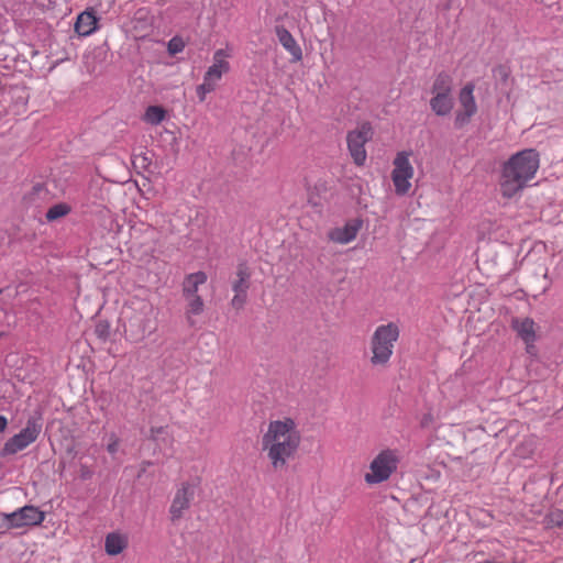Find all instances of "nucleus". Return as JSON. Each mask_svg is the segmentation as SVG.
<instances>
[{
    "label": "nucleus",
    "instance_id": "nucleus-6",
    "mask_svg": "<svg viewBox=\"0 0 563 563\" xmlns=\"http://www.w3.org/2000/svg\"><path fill=\"white\" fill-rule=\"evenodd\" d=\"M45 512L33 505H25L8 515H0L3 521L1 526L14 527V529L40 526L45 519Z\"/></svg>",
    "mask_w": 563,
    "mask_h": 563
},
{
    "label": "nucleus",
    "instance_id": "nucleus-22",
    "mask_svg": "<svg viewBox=\"0 0 563 563\" xmlns=\"http://www.w3.org/2000/svg\"><path fill=\"white\" fill-rule=\"evenodd\" d=\"M166 117V111L161 106H150L147 107L144 120L153 125L159 124Z\"/></svg>",
    "mask_w": 563,
    "mask_h": 563
},
{
    "label": "nucleus",
    "instance_id": "nucleus-30",
    "mask_svg": "<svg viewBox=\"0 0 563 563\" xmlns=\"http://www.w3.org/2000/svg\"><path fill=\"white\" fill-rule=\"evenodd\" d=\"M216 89V85L213 82L205 81L199 85L196 89L197 96L200 101H203L206 99V95L213 91Z\"/></svg>",
    "mask_w": 563,
    "mask_h": 563
},
{
    "label": "nucleus",
    "instance_id": "nucleus-13",
    "mask_svg": "<svg viewBox=\"0 0 563 563\" xmlns=\"http://www.w3.org/2000/svg\"><path fill=\"white\" fill-rule=\"evenodd\" d=\"M534 321L531 318L512 319V328L517 331L518 336L527 344V352L531 353L534 349L533 342L536 341Z\"/></svg>",
    "mask_w": 563,
    "mask_h": 563
},
{
    "label": "nucleus",
    "instance_id": "nucleus-37",
    "mask_svg": "<svg viewBox=\"0 0 563 563\" xmlns=\"http://www.w3.org/2000/svg\"><path fill=\"white\" fill-rule=\"evenodd\" d=\"M431 420H432L431 415L423 416V418L421 420V427H428L429 423L431 422Z\"/></svg>",
    "mask_w": 563,
    "mask_h": 563
},
{
    "label": "nucleus",
    "instance_id": "nucleus-38",
    "mask_svg": "<svg viewBox=\"0 0 563 563\" xmlns=\"http://www.w3.org/2000/svg\"><path fill=\"white\" fill-rule=\"evenodd\" d=\"M7 336V333L5 332H0V339Z\"/></svg>",
    "mask_w": 563,
    "mask_h": 563
},
{
    "label": "nucleus",
    "instance_id": "nucleus-10",
    "mask_svg": "<svg viewBox=\"0 0 563 563\" xmlns=\"http://www.w3.org/2000/svg\"><path fill=\"white\" fill-rule=\"evenodd\" d=\"M153 330L152 322L143 314H135L130 319L129 327L125 329V336L131 342L137 343L151 334Z\"/></svg>",
    "mask_w": 563,
    "mask_h": 563
},
{
    "label": "nucleus",
    "instance_id": "nucleus-34",
    "mask_svg": "<svg viewBox=\"0 0 563 563\" xmlns=\"http://www.w3.org/2000/svg\"><path fill=\"white\" fill-rule=\"evenodd\" d=\"M140 164V166L142 168H146L147 165L151 164V161L148 157H146L145 155H139V156H135V159L133 161V164L136 165V164Z\"/></svg>",
    "mask_w": 563,
    "mask_h": 563
},
{
    "label": "nucleus",
    "instance_id": "nucleus-12",
    "mask_svg": "<svg viewBox=\"0 0 563 563\" xmlns=\"http://www.w3.org/2000/svg\"><path fill=\"white\" fill-rule=\"evenodd\" d=\"M99 18L92 8H88L77 15L75 32L79 36H89L98 29Z\"/></svg>",
    "mask_w": 563,
    "mask_h": 563
},
{
    "label": "nucleus",
    "instance_id": "nucleus-3",
    "mask_svg": "<svg viewBox=\"0 0 563 563\" xmlns=\"http://www.w3.org/2000/svg\"><path fill=\"white\" fill-rule=\"evenodd\" d=\"M399 329L390 322L388 324L379 325L372 336V352L373 356L371 363L373 365H385L388 363L394 349V343L398 340Z\"/></svg>",
    "mask_w": 563,
    "mask_h": 563
},
{
    "label": "nucleus",
    "instance_id": "nucleus-1",
    "mask_svg": "<svg viewBox=\"0 0 563 563\" xmlns=\"http://www.w3.org/2000/svg\"><path fill=\"white\" fill-rule=\"evenodd\" d=\"M299 443L300 437L295 430V422L289 418L272 421L262 440L263 450L267 451L274 470L286 465L287 460L295 455Z\"/></svg>",
    "mask_w": 563,
    "mask_h": 563
},
{
    "label": "nucleus",
    "instance_id": "nucleus-28",
    "mask_svg": "<svg viewBox=\"0 0 563 563\" xmlns=\"http://www.w3.org/2000/svg\"><path fill=\"white\" fill-rule=\"evenodd\" d=\"M185 48V42L180 36H174L169 40L167 44V52L169 55L174 56Z\"/></svg>",
    "mask_w": 563,
    "mask_h": 563
},
{
    "label": "nucleus",
    "instance_id": "nucleus-27",
    "mask_svg": "<svg viewBox=\"0 0 563 563\" xmlns=\"http://www.w3.org/2000/svg\"><path fill=\"white\" fill-rule=\"evenodd\" d=\"M98 339L107 341L110 338V323L107 320H99L95 327Z\"/></svg>",
    "mask_w": 563,
    "mask_h": 563
},
{
    "label": "nucleus",
    "instance_id": "nucleus-26",
    "mask_svg": "<svg viewBox=\"0 0 563 563\" xmlns=\"http://www.w3.org/2000/svg\"><path fill=\"white\" fill-rule=\"evenodd\" d=\"M47 194V189L45 187L44 184L42 183H36L35 185L32 186V189L24 195V200L30 202V203H33L36 201V199H42L46 196Z\"/></svg>",
    "mask_w": 563,
    "mask_h": 563
},
{
    "label": "nucleus",
    "instance_id": "nucleus-33",
    "mask_svg": "<svg viewBox=\"0 0 563 563\" xmlns=\"http://www.w3.org/2000/svg\"><path fill=\"white\" fill-rule=\"evenodd\" d=\"M93 475V472L85 464H81L80 465V470H79V477L82 479V481H87V479H90Z\"/></svg>",
    "mask_w": 563,
    "mask_h": 563
},
{
    "label": "nucleus",
    "instance_id": "nucleus-20",
    "mask_svg": "<svg viewBox=\"0 0 563 563\" xmlns=\"http://www.w3.org/2000/svg\"><path fill=\"white\" fill-rule=\"evenodd\" d=\"M474 89L475 85L473 82H467L460 91L459 101L463 107V110L470 111L471 113L477 112V106L474 98Z\"/></svg>",
    "mask_w": 563,
    "mask_h": 563
},
{
    "label": "nucleus",
    "instance_id": "nucleus-31",
    "mask_svg": "<svg viewBox=\"0 0 563 563\" xmlns=\"http://www.w3.org/2000/svg\"><path fill=\"white\" fill-rule=\"evenodd\" d=\"M246 298H247V294H236L235 292L234 297L231 300V306L234 309L240 310L245 305Z\"/></svg>",
    "mask_w": 563,
    "mask_h": 563
},
{
    "label": "nucleus",
    "instance_id": "nucleus-9",
    "mask_svg": "<svg viewBox=\"0 0 563 563\" xmlns=\"http://www.w3.org/2000/svg\"><path fill=\"white\" fill-rule=\"evenodd\" d=\"M195 488L189 483H184L176 492L169 512L172 521H177L183 517V511L188 509L194 499Z\"/></svg>",
    "mask_w": 563,
    "mask_h": 563
},
{
    "label": "nucleus",
    "instance_id": "nucleus-29",
    "mask_svg": "<svg viewBox=\"0 0 563 563\" xmlns=\"http://www.w3.org/2000/svg\"><path fill=\"white\" fill-rule=\"evenodd\" d=\"M475 113H471L470 111H457L455 113V119H454V126L456 129H462L464 125H466L470 121H471V118L474 115Z\"/></svg>",
    "mask_w": 563,
    "mask_h": 563
},
{
    "label": "nucleus",
    "instance_id": "nucleus-35",
    "mask_svg": "<svg viewBox=\"0 0 563 563\" xmlns=\"http://www.w3.org/2000/svg\"><path fill=\"white\" fill-rule=\"evenodd\" d=\"M164 431H165L164 427L151 428V438L155 440L157 438V435L159 433H163Z\"/></svg>",
    "mask_w": 563,
    "mask_h": 563
},
{
    "label": "nucleus",
    "instance_id": "nucleus-32",
    "mask_svg": "<svg viewBox=\"0 0 563 563\" xmlns=\"http://www.w3.org/2000/svg\"><path fill=\"white\" fill-rule=\"evenodd\" d=\"M109 438H110V442L107 445V451L111 455H114L119 450L120 440L114 433H111Z\"/></svg>",
    "mask_w": 563,
    "mask_h": 563
},
{
    "label": "nucleus",
    "instance_id": "nucleus-11",
    "mask_svg": "<svg viewBox=\"0 0 563 563\" xmlns=\"http://www.w3.org/2000/svg\"><path fill=\"white\" fill-rule=\"evenodd\" d=\"M362 225L363 220L361 218L351 219L344 227L332 230L329 233V238L336 243L346 244L356 238Z\"/></svg>",
    "mask_w": 563,
    "mask_h": 563
},
{
    "label": "nucleus",
    "instance_id": "nucleus-5",
    "mask_svg": "<svg viewBox=\"0 0 563 563\" xmlns=\"http://www.w3.org/2000/svg\"><path fill=\"white\" fill-rule=\"evenodd\" d=\"M398 459L391 450L382 451L371 463V472L366 473L364 479L367 484H379L389 478L397 470Z\"/></svg>",
    "mask_w": 563,
    "mask_h": 563
},
{
    "label": "nucleus",
    "instance_id": "nucleus-36",
    "mask_svg": "<svg viewBox=\"0 0 563 563\" xmlns=\"http://www.w3.org/2000/svg\"><path fill=\"white\" fill-rule=\"evenodd\" d=\"M8 427V420L4 416L0 415V433L4 432Z\"/></svg>",
    "mask_w": 563,
    "mask_h": 563
},
{
    "label": "nucleus",
    "instance_id": "nucleus-21",
    "mask_svg": "<svg viewBox=\"0 0 563 563\" xmlns=\"http://www.w3.org/2000/svg\"><path fill=\"white\" fill-rule=\"evenodd\" d=\"M452 91V77L445 71H441L434 79L432 85V92L437 93H451Z\"/></svg>",
    "mask_w": 563,
    "mask_h": 563
},
{
    "label": "nucleus",
    "instance_id": "nucleus-24",
    "mask_svg": "<svg viewBox=\"0 0 563 563\" xmlns=\"http://www.w3.org/2000/svg\"><path fill=\"white\" fill-rule=\"evenodd\" d=\"M70 210H71V208L65 202L56 203L47 210L46 220L48 222L58 220V219L67 216L70 212Z\"/></svg>",
    "mask_w": 563,
    "mask_h": 563
},
{
    "label": "nucleus",
    "instance_id": "nucleus-17",
    "mask_svg": "<svg viewBox=\"0 0 563 563\" xmlns=\"http://www.w3.org/2000/svg\"><path fill=\"white\" fill-rule=\"evenodd\" d=\"M454 106V99L451 93H437L430 100L432 111L440 117L448 115Z\"/></svg>",
    "mask_w": 563,
    "mask_h": 563
},
{
    "label": "nucleus",
    "instance_id": "nucleus-14",
    "mask_svg": "<svg viewBox=\"0 0 563 563\" xmlns=\"http://www.w3.org/2000/svg\"><path fill=\"white\" fill-rule=\"evenodd\" d=\"M227 56L223 49H218L213 55V64L208 68L203 78L205 81H210L217 85L223 74L228 73L230 69L229 63L224 59Z\"/></svg>",
    "mask_w": 563,
    "mask_h": 563
},
{
    "label": "nucleus",
    "instance_id": "nucleus-19",
    "mask_svg": "<svg viewBox=\"0 0 563 563\" xmlns=\"http://www.w3.org/2000/svg\"><path fill=\"white\" fill-rule=\"evenodd\" d=\"M128 545L126 538L117 532H111L106 537L104 550L109 555L120 554Z\"/></svg>",
    "mask_w": 563,
    "mask_h": 563
},
{
    "label": "nucleus",
    "instance_id": "nucleus-15",
    "mask_svg": "<svg viewBox=\"0 0 563 563\" xmlns=\"http://www.w3.org/2000/svg\"><path fill=\"white\" fill-rule=\"evenodd\" d=\"M275 33L278 37L279 43L283 47L290 53L292 59L298 62L302 58V51L300 46L297 44L296 40L291 35V33L283 25H277L275 27Z\"/></svg>",
    "mask_w": 563,
    "mask_h": 563
},
{
    "label": "nucleus",
    "instance_id": "nucleus-18",
    "mask_svg": "<svg viewBox=\"0 0 563 563\" xmlns=\"http://www.w3.org/2000/svg\"><path fill=\"white\" fill-rule=\"evenodd\" d=\"M251 271L246 262L238 264L236 279L232 283V290L236 294H247L250 288Z\"/></svg>",
    "mask_w": 563,
    "mask_h": 563
},
{
    "label": "nucleus",
    "instance_id": "nucleus-25",
    "mask_svg": "<svg viewBox=\"0 0 563 563\" xmlns=\"http://www.w3.org/2000/svg\"><path fill=\"white\" fill-rule=\"evenodd\" d=\"M544 522L548 528H561L563 526V510L559 508L550 510L544 517Z\"/></svg>",
    "mask_w": 563,
    "mask_h": 563
},
{
    "label": "nucleus",
    "instance_id": "nucleus-23",
    "mask_svg": "<svg viewBox=\"0 0 563 563\" xmlns=\"http://www.w3.org/2000/svg\"><path fill=\"white\" fill-rule=\"evenodd\" d=\"M184 298L187 301L186 313L188 314L189 322L192 324V321L190 320L189 314L197 316V314L202 313L205 303H203L202 298L199 295L192 296V297H184Z\"/></svg>",
    "mask_w": 563,
    "mask_h": 563
},
{
    "label": "nucleus",
    "instance_id": "nucleus-16",
    "mask_svg": "<svg viewBox=\"0 0 563 563\" xmlns=\"http://www.w3.org/2000/svg\"><path fill=\"white\" fill-rule=\"evenodd\" d=\"M207 279L208 276L202 271L186 275L183 282V297L197 296L199 286L203 285Z\"/></svg>",
    "mask_w": 563,
    "mask_h": 563
},
{
    "label": "nucleus",
    "instance_id": "nucleus-7",
    "mask_svg": "<svg viewBox=\"0 0 563 563\" xmlns=\"http://www.w3.org/2000/svg\"><path fill=\"white\" fill-rule=\"evenodd\" d=\"M373 130L368 122L362 123L357 129L350 131L346 135L347 148L353 162L363 166L366 161L365 144L372 140Z\"/></svg>",
    "mask_w": 563,
    "mask_h": 563
},
{
    "label": "nucleus",
    "instance_id": "nucleus-8",
    "mask_svg": "<svg viewBox=\"0 0 563 563\" xmlns=\"http://www.w3.org/2000/svg\"><path fill=\"white\" fill-rule=\"evenodd\" d=\"M413 175V168L408 159L406 152H400L394 159V169L391 172V179L395 190L398 195H405L410 188L409 179Z\"/></svg>",
    "mask_w": 563,
    "mask_h": 563
},
{
    "label": "nucleus",
    "instance_id": "nucleus-39",
    "mask_svg": "<svg viewBox=\"0 0 563 563\" xmlns=\"http://www.w3.org/2000/svg\"><path fill=\"white\" fill-rule=\"evenodd\" d=\"M2 294V289L0 288V295Z\"/></svg>",
    "mask_w": 563,
    "mask_h": 563
},
{
    "label": "nucleus",
    "instance_id": "nucleus-2",
    "mask_svg": "<svg viewBox=\"0 0 563 563\" xmlns=\"http://www.w3.org/2000/svg\"><path fill=\"white\" fill-rule=\"evenodd\" d=\"M539 168V154L528 148L512 155L503 166L500 190L504 197L511 198L522 190Z\"/></svg>",
    "mask_w": 563,
    "mask_h": 563
},
{
    "label": "nucleus",
    "instance_id": "nucleus-4",
    "mask_svg": "<svg viewBox=\"0 0 563 563\" xmlns=\"http://www.w3.org/2000/svg\"><path fill=\"white\" fill-rule=\"evenodd\" d=\"M42 417L40 413L30 416L25 427L18 433L7 440L0 450V456L7 457L16 454L35 442L42 431Z\"/></svg>",
    "mask_w": 563,
    "mask_h": 563
}]
</instances>
